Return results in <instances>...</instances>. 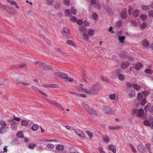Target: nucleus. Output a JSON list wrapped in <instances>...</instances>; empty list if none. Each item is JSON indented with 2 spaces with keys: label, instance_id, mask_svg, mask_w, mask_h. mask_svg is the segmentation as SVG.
<instances>
[{
  "label": "nucleus",
  "instance_id": "5701e85b",
  "mask_svg": "<svg viewBox=\"0 0 153 153\" xmlns=\"http://www.w3.org/2000/svg\"><path fill=\"white\" fill-rule=\"evenodd\" d=\"M119 56L123 58H126L127 57L126 54L124 52H120L119 53Z\"/></svg>",
  "mask_w": 153,
  "mask_h": 153
},
{
  "label": "nucleus",
  "instance_id": "cd10ccee",
  "mask_svg": "<svg viewBox=\"0 0 153 153\" xmlns=\"http://www.w3.org/2000/svg\"><path fill=\"white\" fill-rule=\"evenodd\" d=\"M145 72L147 74H151L153 72V71L150 69H146L145 71Z\"/></svg>",
  "mask_w": 153,
  "mask_h": 153
},
{
  "label": "nucleus",
  "instance_id": "c9c22d12",
  "mask_svg": "<svg viewBox=\"0 0 153 153\" xmlns=\"http://www.w3.org/2000/svg\"><path fill=\"white\" fill-rule=\"evenodd\" d=\"M83 38L85 41H87L88 39L89 36L88 34L84 33L83 35Z\"/></svg>",
  "mask_w": 153,
  "mask_h": 153
},
{
  "label": "nucleus",
  "instance_id": "473e14b6",
  "mask_svg": "<svg viewBox=\"0 0 153 153\" xmlns=\"http://www.w3.org/2000/svg\"><path fill=\"white\" fill-rule=\"evenodd\" d=\"M140 17L143 20H145L147 19V16L146 15L143 14L140 15Z\"/></svg>",
  "mask_w": 153,
  "mask_h": 153
},
{
  "label": "nucleus",
  "instance_id": "4c0bfd02",
  "mask_svg": "<svg viewBox=\"0 0 153 153\" xmlns=\"http://www.w3.org/2000/svg\"><path fill=\"white\" fill-rule=\"evenodd\" d=\"M86 132L88 134V136L90 138H92L93 137V134L92 133L89 131H87Z\"/></svg>",
  "mask_w": 153,
  "mask_h": 153
},
{
  "label": "nucleus",
  "instance_id": "603ef678",
  "mask_svg": "<svg viewBox=\"0 0 153 153\" xmlns=\"http://www.w3.org/2000/svg\"><path fill=\"white\" fill-rule=\"evenodd\" d=\"M64 3L66 5H69L70 4V0H64Z\"/></svg>",
  "mask_w": 153,
  "mask_h": 153
},
{
  "label": "nucleus",
  "instance_id": "b1692460",
  "mask_svg": "<svg viewBox=\"0 0 153 153\" xmlns=\"http://www.w3.org/2000/svg\"><path fill=\"white\" fill-rule=\"evenodd\" d=\"M121 127L119 126H110L109 127L110 130H114L119 129L121 128Z\"/></svg>",
  "mask_w": 153,
  "mask_h": 153
},
{
  "label": "nucleus",
  "instance_id": "412c9836",
  "mask_svg": "<svg viewBox=\"0 0 153 153\" xmlns=\"http://www.w3.org/2000/svg\"><path fill=\"white\" fill-rule=\"evenodd\" d=\"M132 87H133L134 89H136L137 90H138L140 89V86L135 83L132 84Z\"/></svg>",
  "mask_w": 153,
  "mask_h": 153
},
{
  "label": "nucleus",
  "instance_id": "393cba45",
  "mask_svg": "<svg viewBox=\"0 0 153 153\" xmlns=\"http://www.w3.org/2000/svg\"><path fill=\"white\" fill-rule=\"evenodd\" d=\"M11 143L12 145H16L19 143V141L17 139H15L11 141Z\"/></svg>",
  "mask_w": 153,
  "mask_h": 153
},
{
  "label": "nucleus",
  "instance_id": "4468645a",
  "mask_svg": "<svg viewBox=\"0 0 153 153\" xmlns=\"http://www.w3.org/2000/svg\"><path fill=\"white\" fill-rule=\"evenodd\" d=\"M142 45L144 47H148L149 45V42L147 40L145 39L143 42Z\"/></svg>",
  "mask_w": 153,
  "mask_h": 153
},
{
  "label": "nucleus",
  "instance_id": "bf43d9fd",
  "mask_svg": "<svg viewBox=\"0 0 153 153\" xmlns=\"http://www.w3.org/2000/svg\"><path fill=\"white\" fill-rule=\"evenodd\" d=\"M54 105L57 107H59V108L61 109L63 111V109L62 108V107L59 104L57 103H54Z\"/></svg>",
  "mask_w": 153,
  "mask_h": 153
},
{
  "label": "nucleus",
  "instance_id": "ddd939ff",
  "mask_svg": "<svg viewBox=\"0 0 153 153\" xmlns=\"http://www.w3.org/2000/svg\"><path fill=\"white\" fill-rule=\"evenodd\" d=\"M63 34L68 37L70 35L68 33V30L66 27H64L62 29Z\"/></svg>",
  "mask_w": 153,
  "mask_h": 153
},
{
  "label": "nucleus",
  "instance_id": "de8ad7c7",
  "mask_svg": "<svg viewBox=\"0 0 153 153\" xmlns=\"http://www.w3.org/2000/svg\"><path fill=\"white\" fill-rule=\"evenodd\" d=\"M129 146L131 147L132 151L133 152H136V149L131 144H129Z\"/></svg>",
  "mask_w": 153,
  "mask_h": 153
},
{
  "label": "nucleus",
  "instance_id": "ea45409f",
  "mask_svg": "<svg viewBox=\"0 0 153 153\" xmlns=\"http://www.w3.org/2000/svg\"><path fill=\"white\" fill-rule=\"evenodd\" d=\"M36 145L34 144H30L28 145V147L30 149H33L36 146Z\"/></svg>",
  "mask_w": 153,
  "mask_h": 153
},
{
  "label": "nucleus",
  "instance_id": "774afa93",
  "mask_svg": "<svg viewBox=\"0 0 153 153\" xmlns=\"http://www.w3.org/2000/svg\"><path fill=\"white\" fill-rule=\"evenodd\" d=\"M142 94L144 95V96L146 97L148 95L149 92L147 91H144L143 92Z\"/></svg>",
  "mask_w": 153,
  "mask_h": 153
},
{
  "label": "nucleus",
  "instance_id": "4be33fe9",
  "mask_svg": "<svg viewBox=\"0 0 153 153\" xmlns=\"http://www.w3.org/2000/svg\"><path fill=\"white\" fill-rule=\"evenodd\" d=\"M39 127V126L36 124H35L33 125L31 128V129L33 131H36L37 130Z\"/></svg>",
  "mask_w": 153,
  "mask_h": 153
},
{
  "label": "nucleus",
  "instance_id": "2f4dec72",
  "mask_svg": "<svg viewBox=\"0 0 153 153\" xmlns=\"http://www.w3.org/2000/svg\"><path fill=\"white\" fill-rule=\"evenodd\" d=\"M16 135L18 137L22 138L23 137V134L22 131H19L17 132Z\"/></svg>",
  "mask_w": 153,
  "mask_h": 153
},
{
  "label": "nucleus",
  "instance_id": "9b49d317",
  "mask_svg": "<svg viewBox=\"0 0 153 153\" xmlns=\"http://www.w3.org/2000/svg\"><path fill=\"white\" fill-rule=\"evenodd\" d=\"M143 66V64L140 62H139L135 65V69L136 70H139Z\"/></svg>",
  "mask_w": 153,
  "mask_h": 153
},
{
  "label": "nucleus",
  "instance_id": "49530a36",
  "mask_svg": "<svg viewBox=\"0 0 153 153\" xmlns=\"http://www.w3.org/2000/svg\"><path fill=\"white\" fill-rule=\"evenodd\" d=\"M70 19L71 21L76 22L77 21L76 18L73 16H71V17Z\"/></svg>",
  "mask_w": 153,
  "mask_h": 153
},
{
  "label": "nucleus",
  "instance_id": "dca6fc26",
  "mask_svg": "<svg viewBox=\"0 0 153 153\" xmlns=\"http://www.w3.org/2000/svg\"><path fill=\"white\" fill-rule=\"evenodd\" d=\"M79 31L81 34H82L86 31V28L84 26H82L79 27Z\"/></svg>",
  "mask_w": 153,
  "mask_h": 153
},
{
  "label": "nucleus",
  "instance_id": "e433bc0d",
  "mask_svg": "<svg viewBox=\"0 0 153 153\" xmlns=\"http://www.w3.org/2000/svg\"><path fill=\"white\" fill-rule=\"evenodd\" d=\"M135 95V92L134 90L131 91L130 93L128 94V96L130 97H132Z\"/></svg>",
  "mask_w": 153,
  "mask_h": 153
},
{
  "label": "nucleus",
  "instance_id": "72a5a7b5",
  "mask_svg": "<svg viewBox=\"0 0 153 153\" xmlns=\"http://www.w3.org/2000/svg\"><path fill=\"white\" fill-rule=\"evenodd\" d=\"M82 105L87 110H90V107L86 103H82Z\"/></svg>",
  "mask_w": 153,
  "mask_h": 153
},
{
  "label": "nucleus",
  "instance_id": "58836bf2",
  "mask_svg": "<svg viewBox=\"0 0 153 153\" xmlns=\"http://www.w3.org/2000/svg\"><path fill=\"white\" fill-rule=\"evenodd\" d=\"M145 147L146 148H145V149H146L149 152L151 151L150 145L149 144L146 143L145 145Z\"/></svg>",
  "mask_w": 153,
  "mask_h": 153
},
{
  "label": "nucleus",
  "instance_id": "37998d69",
  "mask_svg": "<svg viewBox=\"0 0 153 153\" xmlns=\"http://www.w3.org/2000/svg\"><path fill=\"white\" fill-rule=\"evenodd\" d=\"M66 43L69 45L74 46V42L70 40H68L66 42Z\"/></svg>",
  "mask_w": 153,
  "mask_h": 153
},
{
  "label": "nucleus",
  "instance_id": "bb28decb",
  "mask_svg": "<svg viewBox=\"0 0 153 153\" xmlns=\"http://www.w3.org/2000/svg\"><path fill=\"white\" fill-rule=\"evenodd\" d=\"M118 38V39L120 43H123L124 42V40L126 38L125 36H119Z\"/></svg>",
  "mask_w": 153,
  "mask_h": 153
},
{
  "label": "nucleus",
  "instance_id": "9d476101",
  "mask_svg": "<svg viewBox=\"0 0 153 153\" xmlns=\"http://www.w3.org/2000/svg\"><path fill=\"white\" fill-rule=\"evenodd\" d=\"M129 65L128 62H124L121 63V67L123 69H125L128 67Z\"/></svg>",
  "mask_w": 153,
  "mask_h": 153
},
{
  "label": "nucleus",
  "instance_id": "a878e982",
  "mask_svg": "<svg viewBox=\"0 0 153 153\" xmlns=\"http://www.w3.org/2000/svg\"><path fill=\"white\" fill-rule=\"evenodd\" d=\"M102 138L103 141L105 143H108L109 141V139L107 136H103Z\"/></svg>",
  "mask_w": 153,
  "mask_h": 153
},
{
  "label": "nucleus",
  "instance_id": "5fc2aeb1",
  "mask_svg": "<svg viewBox=\"0 0 153 153\" xmlns=\"http://www.w3.org/2000/svg\"><path fill=\"white\" fill-rule=\"evenodd\" d=\"M88 35L89 36H91L93 34L94 30L92 29H89L88 30Z\"/></svg>",
  "mask_w": 153,
  "mask_h": 153
},
{
  "label": "nucleus",
  "instance_id": "1a4fd4ad",
  "mask_svg": "<svg viewBox=\"0 0 153 153\" xmlns=\"http://www.w3.org/2000/svg\"><path fill=\"white\" fill-rule=\"evenodd\" d=\"M127 13V10H124L123 11H122L121 13V17L123 19H126L127 17L128 16Z\"/></svg>",
  "mask_w": 153,
  "mask_h": 153
},
{
  "label": "nucleus",
  "instance_id": "f704fd0d",
  "mask_svg": "<svg viewBox=\"0 0 153 153\" xmlns=\"http://www.w3.org/2000/svg\"><path fill=\"white\" fill-rule=\"evenodd\" d=\"M28 123V122L27 120H23L21 121V123L22 126H27Z\"/></svg>",
  "mask_w": 153,
  "mask_h": 153
},
{
  "label": "nucleus",
  "instance_id": "6e6d98bb",
  "mask_svg": "<svg viewBox=\"0 0 153 153\" xmlns=\"http://www.w3.org/2000/svg\"><path fill=\"white\" fill-rule=\"evenodd\" d=\"M83 24L85 26H88L90 25V23L88 22L86 20H85L83 21Z\"/></svg>",
  "mask_w": 153,
  "mask_h": 153
},
{
  "label": "nucleus",
  "instance_id": "f8f14e48",
  "mask_svg": "<svg viewBox=\"0 0 153 153\" xmlns=\"http://www.w3.org/2000/svg\"><path fill=\"white\" fill-rule=\"evenodd\" d=\"M17 123L16 122H12L11 124V128L13 130H16L17 128Z\"/></svg>",
  "mask_w": 153,
  "mask_h": 153
},
{
  "label": "nucleus",
  "instance_id": "a18cd8bd",
  "mask_svg": "<svg viewBox=\"0 0 153 153\" xmlns=\"http://www.w3.org/2000/svg\"><path fill=\"white\" fill-rule=\"evenodd\" d=\"M65 15L67 16H70L71 14L70 10L68 9L65 10Z\"/></svg>",
  "mask_w": 153,
  "mask_h": 153
},
{
  "label": "nucleus",
  "instance_id": "423d86ee",
  "mask_svg": "<svg viewBox=\"0 0 153 153\" xmlns=\"http://www.w3.org/2000/svg\"><path fill=\"white\" fill-rule=\"evenodd\" d=\"M103 109L105 111V113L107 114H113L114 113V112H111V108L108 107H104Z\"/></svg>",
  "mask_w": 153,
  "mask_h": 153
},
{
  "label": "nucleus",
  "instance_id": "c03bdc74",
  "mask_svg": "<svg viewBox=\"0 0 153 153\" xmlns=\"http://www.w3.org/2000/svg\"><path fill=\"white\" fill-rule=\"evenodd\" d=\"M133 10V8L129 7L128 10V13L129 15H131L132 13V11Z\"/></svg>",
  "mask_w": 153,
  "mask_h": 153
},
{
  "label": "nucleus",
  "instance_id": "6ab92c4d",
  "mask_svg": "<svg viewBox=\"0 0 153 153\" xmlns=\"http://www.w3.org/2000/svg\"><path fill=\"white\" fill-rule=\"evenodd\" d=\"M139 13V11L137 9L134 10L132 13V15L135 17H137Z\"/></svg>",
  "mask_w": 153,
  "mask_h": 153
},
{
  "label": "nucleus",
  "instance_id": "0eeeda50",
  "mask_svg": "<svg viewBox=\"0 0 153 153\" xmlns=\"http://www.w3.org/2000/svg\"><path fill=\"white\" fill-rule=\"evenodd\" d=\"M137 149L139 151L141 152L142 153H144L145 152V148L142 145H140L138 146Z\"/></svg>",
  "mask_w": 153,
  "mask_h": 153
},
{
  "label": "nucleus",
  "instance_id": "7ed1b4c3",
  "mask_svg": "<svg viewBox=\"0 0 153 153\" xmlns=\"http://www.w3.org/2000/svg\"><path fill=\"white\" fill-rule=\"evenodd\" d=\"M8 129V127L7 126H1L0 128V133L3 134L5 133Z\"/></svg>",
  "mask_w": 153,
  "mask_h": 153
},
{
  "label": "nucleus",
  "instance_id": "f3484780",
  "mask_svg": "<svg viewBox=\"0 0 153 153\" xmlns=\"http://www.w3.org/2000/svg\"><path fill=\"white\" fill-rule=\"evenodd\" d=\"M143 124L145 126H151L152 127V128H153V124H152V123H150L147 120H146L144 121Z\"/></svg>",
  "mask_w": 153,
  "mask_h": 153
},
{
  "label": "nucleus",
  "instance_id": "e2e57ef3",
  "mask_svg": "<svg viewBox=\"0 0 153 153\" xmlns=\"http://www.w3.org/2000/svg\"><path fill=\"white\" fill-rule=\"evenodd\" d=\"M146 102V99L145 98H144L142 101V102L141 103V104L142 105H144Z\"/></svg>",
  "mask_w": 153,
  "mask_h": 153
},
{
  "label": "nucleus",
  "instance_id": "79ce46f5",
  "mask_svg": "<svg viewBox=\"0 0 153 153\" xmlns=\"http://www.w3.org/2000/svg\"><path fill=\"white\" fill-rule=\"evenodd\" d=\"M71 12L72 13L75 15L76 12V10L73 7H72L71 9Z\"/></svg>",
  "mask_w": 153,
  "mask_h": 153
},
{
  "label": "nucleus",
  "instance_id": "c756f323",
  "mask_svg": "<svg viewBox=\"0 0 153 153\" xmlns=\"http://www.w3.org/2000/svg\"><path fill=\"white\" fill-rule=\"evenodd\" d=\"M147 26V24L146 23H143L142 24H141V25H140L141 29L142 30H143Z\"/></svg>",
  "mask_w": 153,
  "mask_h": 153
},
{
  "label": "nucleus",
  "instance_id": "13d9d810",
  "mask_svg": "<svg viewBox=\"0 0 153 153\" xmlns=\"http://www.w3.org/2000/svg\"><path fill=\"white\" fill-rule=\"evenodd\" d=\"M137 98L139 100H140L142 99V96L141 94L140 93H138Z\"/></svg>",
  "mask_w": 153,
  "mask_h": 153
},
{
  "label": "nucleus",
  "instance_id": "3c124183",
  "mask_svg": "<svg viewBox=\"0 0 153 153\" xmlns=\"http://www.w3.org/2000/svg\"><path fill=\"white\" fill-rule=\"evenodd\" d=\"M149 7L148 6H143L142 9L146 11L149 9Z\"/></svg>",
  "mask_w": 153,
  "mask_h": 153
},
{
  "label": "nucleus",
  "instance_id": "39448f33",
  "mask_svg": "<svg viewBox=\"0 0 153 153\" xmlns=\"http://www.w3.org/2000/svg\"><path fill=\"white\" fill-rule=\"evenodd\" d=\"M121 71L120 70H118L117 71V75L118 76L119 80L123 81L125 79V76L123 74H120Z\"/></svg>",
  "mask_w": 153,
  "mask_h": 153
},
{
  "label": "nucleus",
  "instance_id": "2eb2a0df",
  "mask_svg": "<svg viewBox=\"0 0 153 153\" xmlns=\"http://www.w3.org/2000/svg\"><path fill=\"white\" fill-rule=\"evenodd\" d=\"M108 149L112 150L114 153H116V150L115 146L113 145H110L108 147Z\"/></svg>",
  "mask_w": 153,
  "mask_h": 153
},
{
  "label": "nucleus",
  "instance_id": "052dcab7",
  "mask_svg": "<svg viewBox=\"0 0 153 153\" xmlns=\"http://www.w3.org/2000/svg\"><path fill=\"white\" fill-rule=\"evenodd\" d=\"M122 25V22L120 21H118L116 24V26L118 27H120Z\"/></svg>",
  "mask_w": 153,
  "mask_h": 153
},
{
  "label": "nucleus",
  "instance_id": "7c9ffc66",
  "mask_svg": "<svg viewBox=\"0 0 153 153\" xmlns=\"http://www.w3.org/2000/svg\"><path fill=\"white\" fill-rule=\"evenodd\" d=\"M46 3L49 5H52L54 2V0H45Z\"/></svg>",
  "mask_w": 153,
  "mask_h": 153
},
{
  "label": "nucleus",
  "instance_id": "c85d7f7f",
  "mask_svg": "<svg viewBox=\"0 0 153 153\" xmlns=\"http://www.w3.org/2000/svg\"><path fill=\"white\" fill-rule=\"evenodd\" d=\"M18 83L20 84L19 85L22 86H24L25 87H26L30 85V84L28 83H22L21 82H18Z\"/></svg>",
  "mask_w": 153,
  "mask_h": 153
},
{
  "label": "nucleus",
  "instance_id": "f03ea898",
  "mask_svg": "<svg viewBox=\"0 0 153 153\" xmlns=\"http://www.w3.org/2000/svg\"><path fill=\"white\" fill-rule=\"evenodd\" d=\"M97 0H90V4L91 6L99 8L100 6L96 2Z\"/></svg>",
  "mask_w": 153,
  "mask_h": 153
},
{
  "label": "nucleus",
  "instance_id": "864d4df0",
  "mask_svg": "<svg viewBox=\"0 0 153 153\" xmlns=\"http://www.w3.org/2000/svg\"><path fill=\"white\" fill-rule=\"evenodd\" d=\"M149 121L152 123V124H153V115L149 116Z\"/></svg>",
  "mask_w": 153,
  "mask_h": 153
},
{
  "label": "nucleus",
  "instance_id": "69168bd1",
  "mask_svg": "<svg viewBox=\"0 0 153 153\" xmlns=\"http://www.w3.org/2000/svg\"><path fill=\"white\" fill-rule=\"evenodd\" d=\"M77 22L78 24L81 26L83 22L82 20L81 19H78L77 21Z\"/></svg>",
  "mask_w": 153,
  "mask_h": 153
},
{
  "label": "nucleus",
  "instance_id": "680f3d73",
  "mask_svg": "<svg viewBox=\"0 0 153 153\" xmlns=\"http://www.w3.org/2000/svg\"><path fill=\"white\" fill-rule=\"evenodd\" d=\"M109 97L111 100H113L115 98V96L114 94L110 95Z\"/></svg>",
  "mask_w": 153,
  "mask_h": 153
},
{
  "label": "nucleus",
  "instance_id": "8fccbe9b",
  "mask_svg": "<svg viewBox=\"0 0 153 153\" xmlns=\"http://www.w3.org/2000/svg\"><path fill=\"white\" fill-rule=\"evenodd\" d=\"M46 147L48 148L52 149L54 147V146L53 144H49L47 145Z\"/></svg>",
  "mask_w": 153,
  "mask_h": 153
},
{
  "label": "nucleus",
  "instance_id": "4d7b16f0",
  "mask_svg": "<svg viewBox=\"0 0 153 153\" xmlns=\"http://www.w3.org/2000/svg\"><path fill=\"white\" fill-rule=\"evenodd\" d=\"M92 17L94 20H96L97 17V14L94 13H93L92 15Z\"/></svg>",
  "mask_w": 153,
  "mask_h": 153
},
{
  "label": "nucleus",
  "instance_id": "09e8293b",
  "mask_svg": "<svg viewBox=\"0 0 153 153\" xmlns=\"http://www.w3.org/2000/svg\"><path fill=\"white\" fill-rule=\"evenodd\" d=\"M148 109L150 112L153 113V105H150L148 108Z\"/></svg>",
  "mask_w": 153,
  "mask_h": 153
},
{
  "label": "nucleus",
  "instance_id": "0e129e2a",
  "mask_svg": "<svg viewBox=\"0 0 153 153\" xmlns=\"http://www.w3.org/2000/svg\"><path fill=\"white\" fill-rule=\"evenodd\" d=\"M149 15L150 16H153V10H150L148 12Z\"/></svg>",
  "mask_w": 153,
  "mask_h": 153
},
{
  "label": "nucleus",
  "instance_id": "20e7f679",
  "mask_svg": "<svg viewBox=\"0 0 153 153\" xmlns=\"http://www.w3.org/2000/svg\"><path fill=\"white\" fill-rule=\"evenodd\" d=\"M75 132L78 137L85 138V135L83 132L79 129H77L75 130Z\"/></svg>",
  "mask_w": 153,
  "mask_h": 153
},
{
  "label": "nucleus",
  "instance_id": "6e6552de",
  "mask_svg": "<svg viewBox=\"0 0 153 153\" xmlns=\"http://www.w3.org/2000/svg\"><path fill=\"white\" fill-rule=\"evenodd\" d=\"M57 74L59 77H62L63 79H67L68 77L67 74L62 72H58Z\"/></svg>",
  "mask_w": 153,
  "mask_h": 153
},
{
  "label": "nucleus",
  "instance_id": "a211bd4d",
  "mask_svg": "<svg viewBox=\"0 0 153 153\" xmlns=\"http://www.w3.org/2000/svg\"><path fill=\"white\" fill-rule=\"evenodd\" d=\"M0 8H2L3 10H7L10 8L9 7L6 5H4L1 3H0Z\"/></svg>",
  "mask_w": 153,
  "mask_h": 153
},
{
  "label": "nucleus",
  "instance_id": "a19ab883",
  "mask_svg": "<svg viewBox=\"0 0 153 153\" xmlns=\"http://www.w3.org/2000/svg\"><path fill=\"white\" fill-rule=\"evenodd\" d=\"M55 7L56 9H58L59 8L60 6V4L59 3L56 2L55 4Z\"/></svg>",
  "mask_w": 153,
  "mask_h": 153
},
{
  "label": "nucleus",
  "instance_id": "aec40b11",
  "mask_svg": "<svg viewBox=\"0 0 153 153\" xmlns=\"http://www.w3.org/2000/svg\"><path fill=\"white\" fill-rule=\"evenodd\" d=\"M64 146L63 145H59L57 146L56 149L58 150H62L64 149Z\"/></svg>",
  "mask_w": 153,
  "mask_h": 153
},
{
  "label": "nucleus",
  "instance_id": "f257e3e1",
  "mask_svg": "<svg viewBox=\"0 0 153 153\" xmlns=\"http://www.w3.org/2000/svg\"><path fill=\"white\" fill-rule=\"evenodd\" d=\"M131 114L134 115H136L138 117H143L144 116V112L143 109H135L134 108L131 109Z\"/></svg>",
  "mask_w": 153,
  "mask_h": 153
},
{
  "label": "nucleus",
  "instance_id": "338daca9",
  "mask_svg": "<svg viewBox=\"0 0 153 153\" xmlns=\"http://www.w3.org/2000/svg\"><path fill=\"white\" fill-rule=\"evenodd\" d=\"M0 125L1 126H7L5 122L4 121H1L0 122Z\"/></svg>",
  "mask_w": 153,
  "mask_h": 153
}]
</instances>
